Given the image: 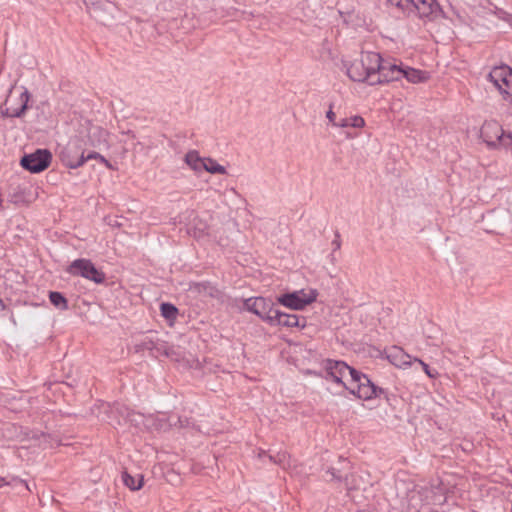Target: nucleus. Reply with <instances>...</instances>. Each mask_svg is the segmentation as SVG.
Returning <instances> with one entry per match:
<instances>
[{
  "instance_id": "nucleus-21",
  "label": "nucleus",
  "mask_w": 512,
  "mask_h": 512,
  "mask_svg": "<svg viewBox=\"0 0 512 512\" xmlns=\"http://www.w3.org/2000/svg\"><path fill=\"white\" fill-rule=\"evenodd\" d=\"M203 170L210 174H226L227 169L225 166L219 164L216 160L205 157Z\"/></svg>"
},
{
  "instance_id": "nucleus-11",
  "label": "nucleus",
  "mask_w": 512,
  "mask_h": 512,
  "mask_svg": "<svg viewBox=\"0 0 512 512\" xmlns=\"http://www.w3.org/2000/svg\"><path fill=\"white\" fill-rule=\"evenodd\" d=\"M88 12L98 22L107 25L114 18L117 6L108 0H98L87 5Z\"/></svg>"
},
{
  "instance_id": "nucleus-29",
  "label": "nucleus",
  "mask_w": 512,
  "mask_h": 512,
  "mask_svg": "<svg viewBox=\"0 0 512 512\" xmlns=\"http://www.w3.org/2000/svg\"><path fill=\"white\" fill-rule=\"evenodd\" d=\"M326 117L327 119L329 120V122L332 124V126L335 127V123H337L338 121H336V115L335 113L333 112L332 108L330 107V109L327 111L326 113Z\"/></svg>"
},
{
  "instance_id": "nucleus-1",
  "label": "nucleus",
  "mask_w": 512,
  "mask_h": 512,
  "mask_svg": "<svg viewBox=\"0 0 512 512\" xmlns=\"http://www.w3.org/2000/svg\"><path fill=\"white\" fill-rule=\"evenodd\" d=\"M323 378L337 388L346 389L361 400H371L382 392L363 373L348 366L344 361L327 359L323 362Z\"/></svg>"
},
{
  "instance_id": "nucleus-10",
  "label": "nucleus",
  "mask_w": 512,
  "mask_h": 512,
  "mask_svg": "<svg viewBox=\"0 0 512 512\" xmlns=\"http://www.w3.org/2000/svg\"><path fill=\"white\" fill-rule=\"evenodd\" d=\"M272 300L264 297H250L244 300V309L257 315L269 324L275 309Z\"/></svg>"
},
{
  "instance_id": "nucleus-34",
  "label": "nucleus",
  "mask_w": 512,
  "mask_h": 512,
  "mask_svg": "<svg viewBox=\"0 0 512 512\" xmlns=\"http://www.w3.org/2000/svg\"><path fill=\"white\" fill-rule=\"evenodd\" d=\"M508 141H507V144H508V149H512V135L510 133H508Z\"/></svg>"
},
{
  "instance_id": "nucleus-2",
  "label": "nucleus",
  "mask_w": 512,
  "mask_h": 512,
  "mask_svg": "<svg viewBox=\"0 0 512 512\" xmlns=\"http://www.w3.org/2000/svg\"><path fill=\"white\" fill-rule=\"evenodd\" d=\"M380 55L376 52H365L359 59L343 63L347 76L355 82H370L375 79L379 68Z\"/></svg>"
},
{
  "instance_id": "nucleus-25",
  "label": "nucleus",
  "mask_w": 512,
  "mask_h": 512,
  "mask_svg": "<svg viewBox=\"0 0 512 512\" xmlns=\"http://www.w3.org/2000/svg\"><path fill=\"white\" fill-rule=\"evenodd\" d=\"M413 362H414V364L419 365L429 378L435 379L438 377V375H439L438 372L434 369H430L428 364L423 362L421 359L414 357Z\"/></svg>"
},
{
  "instance_id": "nucleus-20",
  "label": "nucleus",
  "mask_w": 512,
  "mask_h": 512,
  "mask_svg": "<svg viewBox=\"0 0 512 512\" xmlns=\"http://www.w3.org/2000/svg\"><path fill=\"white\" fill-rule=\"evenodd\" d=\"M364 126L365 120L359 115L342 118L337 123H335V127L337 128H362Z\"/></svg>"
},
{
  "instance_id": "nucleus-9",
  "label": "nucleus",
  "mask_w": 512,
  "mask_h": 512,
  "mask_svg": "<svg viewBox=\"0 0 512 512\" xmlns=\"http://www.w3.org/2000/svg\"><path fill=\"white\" fill-rule=\"evenodd\" d=\"M488 77L505 100L512 91V69L506 65L494 67Z\"/></svg>"
},
{
  "instance_id": "nucleus-14",
  "label": "nucleus",
  "mask_w": 512,
  "mask_h": 512,
  "mask_svg": "<svg viewBox=\"0 0 512 512\" xmlns=\"http://www.w3.org/2000/svg\"><path fill=\"white\" fill-rule=\"evenodd\" d=\"M87 139L91 146L95 148H109L110 133L103 127L87 121Z\"/></svg>"
},
{
  "instance_id": "nucleus-26",
  "label": "nucleus",
  "mask_w": 512,
  "mask_h": 512,
  "mask_svg": "<svg viewBox=\"0 0 512 512\" xmlns=\"http://www.w3.org/2000/svg\"><path fill=\"white\" fill-rule=\"evenodd\" d=\"M85 158H87V161L91 160V159H95V160L99 161L100 163H102L103 165H105L108 169H113L112 164L104 156H102L101 154H99L97 152H90L89 154L86 155Z\"/></svg>"
},
{
  "instance_id": "nucleus-7",
  "label": "nucleus",
  "mask_w": 512,
  "mask_h": 512,
  "mask_svg": "<svg viewBox=\"0 0 512 512\" xmlns=\"http://www.w3.org/2000/svg\"><path fill=\"white\" fill-rule=\"evenodd\" d=\"M59 157L62 163L70 169L79 168L87 161L82 143L79 139L70 140L67 145L60 150Z\"/></svg>"
},
{
  "instance_id": "nucleus-41",
  "label": "nucleus",
  "mask_w": 512,
  "mask_h": 512,
  "mask_svg": "<svg viewBox=\"0 0 512 512\" xmlns=\"http://www.w3.org/2000/svg\"><path fill=\"white\" fill-rule=\"evenodd\" d=\"M0 305L3 307V303H2V300H0Z\"/></svg>"
},
{
  "instance_id": "nucleus-27",
  "label": "nucleus",
  "mask_w": 512,
  "mask_h": 512,
  "mask_svg": "<svg viewBox=\"0 0 512 512\" xmlns=\"http://www.w3.org/2000/svg\"><path fill=\"white\" fill-rule=\"evenodd\" d=\"M127 421L134 423L137 426L141 424H143L144 426H148V424L146 423L147 419L142 414L139 413H129L127 416Z\"/></svg>"
},
{
  "instance_id": "nucleus-30",
  "label": "nucleus",
  "mask_w": 512,
  "mask_h": 512,
  "mask_svg": "<svg viewBox=\"0 0 512 512\" xmlns=\"http://www.w3.org/2000/svg\"><path fill=\"white\" fill-rule=\"evenodd\" d=\"M428 492H426L423 496H431V490L437 491L438 488H443L440 482H437L436 484L427 485Z\"/></svg>"
},
{
  "instance_id": "nucleus-31",
  "label": "nucleus",
  "mask_w": 512,
  "mask_h": 512,
  "mask_svg": "<svg viewBox=\"0 0 512 512\" xmlns=\"http://www.w3.org/2000/svg\"><path fill=\"white\" fill-rule=\"evenodd\" d=\"M333 250H339L341 247L340 235L337 233L332 241Z\"/></svg>"
},
{
  "instance_id": "nucleus-22",
  "label": "nucleus",
  "mask_w": 512,
  "mask_h": 512,
  "mask_svg": "<svg viewBox=\"0 0 512 512\" xmlns=\"http://www.w3.org/2000/svg\"><path fill=\"white\" fill-rule=\"evenodd\" d=\"M122 480L124 484L133 491L139 490L143 486V476L141 474L132 476L127 472H124L122 474Z\"/></svg>"
},
{
  "instance_id": "nucleus-13",
  "label": "nucleus",
  "mask_w": 512,
  "mask_h": 512,
  "mask_svg": "<svg viewBox=\"0 0 512 512\" xmlns=\"http://www.w3.org/2000/svg\"><path fill=\"white\" fill-rule=\"evenodd\" d=\"M403 78V67L391 62H384L380 57L379 68L376 70L375 79L370 85L388 83L398 81Z\"/></svg>"
},
{
  "instance_id": "nucleus-24",
  "label": "nucleus",
  "mask_w": 512,
  "mask_h": 512,
  "mask_svg": "<svg viewBox=\"0 0 512 512\" xmlns=\"http://www.w3.org/2000/svg\"><path fill=\"white\" fill-rule=\"evenodd\" d=\"M50 302L60 310H67L68 303L66 298L60 292H50L49 294Z\"/></svg>"
},
{
  "instance_id": "nucleus-19",
  "label": "nucleus",
  "mask_w": 512,
  "mask_h": 512,
  "mask_svg": "<svg viewBox=\"0 0 512 512\" xmlns=\"http://www.w3.org/2000/svg\"><path fill=\"white\" fill-rule=\"evenodd\" d=\"M20 107L18 108H7L4 115L9 117H20L27 109V103L29 101V93L24 90L19 97Z\"/></svg>"
},
{
  "instance_id": "nucleus-5",
  "label": "nucleus",
  "mask_w": 512,
  "mask_h": 512,
  "mask_svg": "<svg viewBox=\"0 0 512 512\" xmlns=\"http://www.w3.org/2000/svg\"><path fill=\"white\" fill-rule=\"evenodd\" d=\"M318 291L314 288H305L285 293L277 298V302L291 310L301 311L316 301Z\"/></svg>"
},
{
  "instance_id": "nucleus-6",
  "label": "nucleus",
  "mask_w": 512,
  "mask_h": 512,
  "mask_svg": "<svg viewBox=\"0 0 512 512\" xmlns=\"http://www.w3.org/2000/svg\"><path fill=\"white\" fill-rule=\"evenodd\" d=\"M480 136L489 149L508 148V134H506L501 125L494 121H486L480 129Z\"/></svg>"
},
{
  "instance_id": "nucleus-35",
  "label": "nucleus",
  "mask_w": 512,
  "mask_h": 512,
  "mask_svg": "<svg viewBox=\"0 0 512 512\" xmlns=\"http://www.w3.org/2000/svg\"><path fill=\"white\" fill-rule=\"evenodd\" d=\"M99 408H101L102 410H104L106 412L110 408V406L107 403H101Z\"/></svg>"
},
{
  "instance_id": "nucleus-36",
  "label": "nucleus",
  "mask_w": 512,
  "mask_h": 512,
  "mask_svg": "<svg viewBox=\"0 0 512 512\" xmlns=\"http://www.w3.org/2000/svg\"><path fill=\"white\" fill-rule=\"evenodd\" d=\"M97 417L102 420V421H107L109 419L108 416H105V415H101V414H97Z\"/></svg>"
},
{
  "instance_id": "nucleus-18",
  "label": "nucleus",
  "mask_w": 512,
  "mask_h": 512,
  "mask_svg": "<svg viewBox=\"0 0 512 512\" xmlns=\"http://www.w3.org/2000/svg\"><path fill=\"white\" fill-rule=\"evenodd\" d=\"M204 158L201 157L196 150H191L186 153L184 157V162L186 165L192 169L195 173H200L203 171L204 167Z\"/></svg>"
},
{
  "instance_id": "nucleus-15",
  "label": "nucleus",
  "mask_w": 512,
  "mask_h": 512,
  "mask_svg": "<svg viewBox=\"0 0 512 512\" xmlns=\"http://www.w3.org/2000/svg\"><path fill=\"white\" fill-rule=\"evenodd\" d=\"M269 325L286 328L298 327L303 329L306 327V320L304 317H300L296 314H288L279 310H275Z\"/></svg>"
},
{
  "instance_id": "nucleus-3",
  "label": "nucleus",
  "mask_w": 512,
  "mask_h": 512,
  "mask_svg": "<svg viewBox=\"0 0 512 512\" xmlns=\"http://www.w3.org/2000/svg\"><path fill=\"white\" fill-rule=\"evenodd\" d=\"M408 15H415L428 21L442 16V9L436 0H387Z\"/></svg>"
},
{
  "instance_id": "nucleus-32",
  "label": "nucleus",
  "mask_w": 512,
  "mask_h": 512,
  "mask_svg": "<svg viewBox=\"0 0 512 512\" xmlns=\"http://www.w3.org/2000/svg\"><path fill=\"white\" fill-rule=\"evenodd\" d=\"M285 458H286V455H285V454L279 455V458H278V459H275L273 456H269L270 461H273V462H275V463H283V461L285 460Z\"/></svg>"
},
{
  "instance_id": "nucleus-33",
  "label": "nucleus",
  "mask_w": 512,
  "mask_h": 512,
  "mask_svg": "<svg viewBox=\"0 0 512 512\" xmlns=\"http://www.w3.org/2000/svg\"><path fill=\"white\" fill-rule=\"evenodd\" d=\"M166 355H167L168 357H171V358L175 359V360H178L176 357H174V356H175V352H174V349H173V348H169V349L166 351Z\"/></svg>"
},
{
  "instance_id": "nucleus-37",
  "label": "nucleus",
  "mask_w": 512,
  "mask_h": 512,
  "mask_svg": "<svg viewBox=\"0 0 512 512\" xmlns=\"http://www.w3.org/2000/svg\"><path fill=\"white\" fill-rule=\"evenodd\" d=\"M505 100L507 102H509L510 104H512V90H511V93L507 96V98Z\"/></svg>"
},
{
  "instance_id": "nucleus-23",
  "label": "nucleus",
  "mask_w": 512,
  "mask_h": 512,
  "mask_svg": "<svg viewBox=\"0 0 512 512\" xmlns=\"http://www.w3.org/2000/svg\"><path fill=\"white\" fill-rule=\"evenodd\" d=\"M161 315L168 321H174L178 315V309L170 303H162L160 306Z\"/></svg>"
},
{
  "instance_id": "nucleus-38",
  "label": "nucleus",
  "mask_w": 512,
  "mask_h": 512,
  "mask_svg": "<svg viewBox=\"0 0 512 512\" xmlns=\"http://www.w3.org/2000/svg\"><path fill=\"white\" fill-rule=\"evenodd\" d=\"M265 455H266V452H265V451H261V452L259 453V457H260V458H261V457H263V456H265Z\"/></svg>"
},
{
  "instance_id": "nucleus-4",
  "label": "nucleus",
  "mask_w": 512,
  "mask_h": 512,
  "mask_svg": "<svg viewBox=\"0 0 512 512\" xmlns=\"http://www.w3.org/2000/svg\"><path fill=\"white\" fill-rule=\"evenodd\" d=\"M428 492L427 485H415L413 489L407 493V508L420 510L428 505H441L445 503V488H438L437 491L431 490V496H423Z\"/></svg>"
},
{
  "instance_id": "nucleus-17",
  "label": "nucleus",
  "mask_w": 512,
  "mask_h": 512,
  "mask_svg": "<svg viewBox=\"0 0 512 512\" xmlns=\"http://www.w3.org/2000/svg\"><path fill=\"white\" fill-rule=\"evenodd\" d=\"M403 78L413 84L423 83L429 80L430 75L426 71L418 70L411 67H403Z\"/></svg>"
},
{
  "instance_id": "nucleus-28",
  "label": "nucleus",
  "mask_w": 512,
  "mask_h": 512,
  "mask_svg": "<svg viewBox=\"0 0 512 512\" xmlns=\"http://www.w3.org/2000/svg\"><path fill=\"white\" fill-rule=\"evenodd\" d=\"M196 288L199 291H202V289H203L211 297H214L216 295V293H217V290L214 287H211V286H208V285H205V284H198V285H196Z\"/></svg>"
},
{
  "instance_id": "nucleus-39",
  "label": "nucleus",
  "mask_w": 512,
  "mask_h": 512,
  "mask_svg": "<svg viewBox=\"0 0 512 512\" xmlns=\"http://www.w3.org/2000/svg\"><path fill=\"white\" fill-rule=\"evenodd\" d=\"M3 485V479L0 478V487Z\"/></svg>"
},
{
  "instance_id": "nucleus-8",
  "label": "nucleus",
  "mask_w": 512,
  "mask_h": 512,
  "mask_svg": "<svg viewBox=\"0 0 512 512\" xmlns=\"http://www.w3.org/2000/svg\"><path fill=\"white\" fill-rule=\"evenodd\" d=\"M67 272L73 276H81L96 284H101L105 280V274L98 270L89 259H76L69 267Z\"/></svg>"
},
{
  "instance_id": "nucleus-40",
  "label": "nucleus",
  "mask_w": 512,
  "mask_h": 512,
  "mask_svg": "<svg viewBox=\"0 0 512 512\" xmlns=\"http://www.w3.org/2000/svg\"><path fill=\"white\" fill-rule=\"evenodd\" d=\"M0 305L3 307V303H2V300H0Z\"/></svg>"
},
{
  "instance_id": "nucleus-16",
  "label": "nucleus",
  "mask_w": 512,
  "mask_h": 512,
  "mask_svg": "<svg viewBox=\"0 0 512 512\" xmlns=\"http://www.w3.org/2000/svg\"><path fill=\"white\" fill-rule=\"evenodd\" d=\"M387 358L391 364L400 369H408L414 365V357L397 346H393L388 350Z\"/></svg>"
},
{
  "instance_id": "nucleus-12",
  "label": "nucleus",
  "mask_w": 512,
  "mask_h": 512,
  "mask_svg": "<svg viewBox=\"0 0 512 512\" xmlns=\"http://www.w3.org/2000/svg\"><path fill=\"white\" fill-rule=\"evenodd\" d=\"M51 158V153L48 150L39 149L31 154L25 155L21 159V165L31 173H39L49 166Z\"/></svg>"
}]
</instances>
